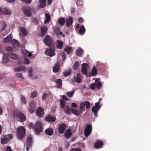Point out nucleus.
I'll return each instance as SVG.
<instances>
[{
  "label": "nucleus",
  "mask_w": 151,
  "mask_h": 151,
  "mask_svg": "<svg viewBox=\"0 0 151 151\" xmlns=\"http://www.w3.org/2000/svg\"><path fill=\"white\" fill-rule=\"evenodd\" d=\"M60 105L61 109L63 110L64 112L67 114H69L72 113L76 115V110L70 108L68 105L65 106V102L62 100L60 101Z\"/></svg>",
  "instance_id": "obj_1"
},
{
  "label": "nucleus",
  "mask_w": 151,
  "mask_h": 151,
  "mask_svg": "<svg viewBox=\"0 0 151 151\" xmlns=\"http://www.w3.org/2000/svg\"><path fill=\"white\" fill-rule=\"evenodd\" d=\"M17 136L20 139H22L24 137L25 134V130L23 127H20L17 129Z\"/></svg>",
  "instance_id": "obj_2"
},
{
  "label": "nucleus",
  "mask_w": 151,
  "mask_h": 151,
  "mask_svg": "<svg viewBox=\"0 0 151 151\" xmlns=\"http://www.w3.org/2000/svg\"><path fill=\"white\" fill-rule=\"evenodd\" d=\"M101 105H98L97 103H95V105L92 107L91 111L94 113V116L96 117L98 116V113L101 108Z\"/></svg>",
  "instance_id": "obj_3"
},
{
  "label": "nucleus",
  "mask_w": 151,
  "mask_h": 151,
  "mask_svg": "<svg viewBox=\"0 0 151 151\" xmlns=\"http://www.w3.org/2000/svg\"><path fill=\"white\" fill-rule=\"evenodd\" d=\"M32 9L30 7H24L23 8V13L27 17H30L32 15L31 12Z\"/></svg>",
  "instance_id": "obj_4"
},
{
  "label": "nucleus",
  "mask_w": 151,
  "mask_h": 151,
  "mask_svg": "<svg viewBox=\"0 0 151 151\" xmlns=\"http://www.w3.org/2000/svg\"><path fill=\"white\" fill-rule=\"evenodd\" d=\"M92 130V126L90 124H87L85 129L84 134L86 137H87L91 134Z\"/></svg>",
  "instance_id": "obj_5"
},
{
  "label": "nucleus",
  "mask_w": 151,
  "mask_h": 151,
  "mask_svg": "<svg viewBox=\"0 0 151 151\" xmlns=\"http://www.w3.org/2000/svg\"><path fill=\"white\" fill-rule=\"evenodd\" d=\"M34 130L37 133H39L42 131V127L41 123L37 122L35 125Z\"/></svg>",
  "instance_id": "obj_6"
},
{
  "label": "nucleus",
  "mask_w": 151,
  "mask_h": 151,
  "mask_svg": "<svg viewBox=\"0 0 151 151\" xmlns=\"http://www.w3.org/2000/svg\"><path fill=\"white\" fill-rule=\"evenodd\" d=\"M79 106L81 109H83L85 111V106H86V109H88L90 107V103L88 101L82 102L80 103Z\"/></svg>",
  "instance_id": "obj_7"
},
{
  "label": "nucleus",
  "mask_w": 151,
  "mask_h": 151,
  "mask_svg": "<svg viewBox=\"0 0 151 151\" xmlns=\"http://www.w3.org/2000/svg\"><path fill=\"white\" fill-rule=\"evenodd\" d=\"M45 54L50 57H52L55 55V53L53 49L50 48H46V50L45 52Z\"/></svg>",
  "instance_id": "obj_8"
},
{
  "label": "nucleus",
  "mask_w": 151,
  "mask_h": 151,
  "mask_svg": "<svg viewBox=\"0 0 151 151\" xmlns=\"http://www.w3.org/2000/svg\"><path fill=\"white\" fill-rule=\"evenodd\" d=\"M79 28L78 31V34L80 35H83L85 32L86 29L83 24L81 26L79 24H77L76 25V29Z\"/></svg>",
  "instance_id": "obj_9"
},
{
  "label": "nucleus",
  "mask_w": 151,
  "mask_h": 151,
  "mask_svg": "<svg viewBox=\"0 0 151 151\" xmlns=\"http://www.w3.org/2000/svg\"><path fill=\"white\" fill-rule=\"evenodd\" d=\"M43 42L46 45L49 46L52 44V38L50 36L47 35L43 40Z\"/></svg>",
  "instance_id": "obj_10"
},
{
  "label": "nucleus",
  "mask_w": 151,
  "mask_h": 151,
  "mask_svg": "<svg viewBox=\"0 0 151 151\" xmlns=\"http://www.w3.org/2000/svg\"><path fill=\"white\" fill-rule=\"evenodd\" d=\"M18 117L19 119L21 122H23L26 120V118L25 115L22 113L19 112L17 114Z\"/></svg>",
  "instance_id": "obj_11"
},
{
  "label": "nucleus",
  "mask_w": 151,
  "mask_h": 151,
  "mask_svg": "<svg viewBox=\"0 0 151 151\" xmlns=\"http://www.w3.org/2000/svg\"><path fill=\"white\" fill-rule=\"evenodd\" d=\"M104 145L103 142L101 140H97L96 141L94 145L95 148L98 149Z\"/></svg>",
  "instance_id": "obj_12"
},
{
  "label": "nucleus",
  "mask_w": 151,
  "mask_h": 151,
  "mask_svg": "<svg viewBox=\"0 0 151 151\" xmlns=\"http://www.w3.org/2000/svg\"><path fill=\"white\" fill-rule=\"evenodd\" d=\"M66 128V125L64 124H61L58 127V132L60 134H63Z\"/></svg>",
  "instance_id": "obj_13"
},
{
  "label": "nucleus",
  "mask_w": 151,
  "mask_h": 151,
  "mask_svg": "<svg viewBox=\"0 0 151 151\" xmlns=\"http://www.w3.org/2000/svg\"><path fill=\"white\" fill-rule=\"evenodd\" d=\"M36 113L38 116L42 117L44 114L43 109L41 108H38L36 110Z\"/></svg>",
  "instance_id": "obj_14"
},
{
  "label": "nucleus",
  "mask_w": 151,
  "mask_h": 151,
  "mask_svg": "<svg viewBox=\"0 0 151 151\" xmlns=\"http://www.w3.org/2000/svg\"><path fill=\"white\" fill-rule=\"evenodd\" d=\"M35 104L34 102H31L30 104L29 111L31 113H32L35 111Z\"/></svg>",
  "instance_id": "obj_15"
},
{
  "label": "nucleus",
  "mask_w": 151,
  "mask_h": 151,
  "mask_svg": "<svg viewBox=\"0 0 151 151\" xmlns=\"http://www.w3.org/2000/svg\"><path fill=\"white\" fill-rule=\"evenodd\" d=\"M45 120L49 122H54L56 120V118L55 117L50 115L46 117L45 118Z\"/></svg>",
  "instance_id": "obj_16"
},
{
  "label": "nucleus",
  "mask_w": 151,
  "mask_h": 151,
  "mask_svg": "<svg viewBox=\"0 0 151 151\" xmlns=\"http://www.w3.org/2000/svg\"><path fill=\"white\" fill-rule=\"evenodd\" d=\"M84 53V50L81 48H78L76 50V55L79 57H82Z\"/></svg>",
  "instance_id": "obj_17"
},
{
  "label": "nucleus",
  "mask_w": 151,
  "mask_h": 151,
  "mask_svg": "<svg viewBox=\"0 0 151 151\" xmlns=\"http://www.w3.org/2000/svg\"><path fill=\"white\" fill-rule=\"evenodd\" d=\"M12 35L10 34L4 38V42L7 43L12 41Z\"/></svg>",
  "instance_id": "obj_18"
},
{
  "label": "nucleus",
  "mask_w": 151,
  "mask_h": 151,
  "mask_svg": "<svg viewBox=\"0 0 151 151\" xmlns=\"http://www.w3.org/2000/svg\"><path fill=\"white\" fill-rule=\"evenodd\" d=\"M72 22L73 19L72 17H70L66 19L65 25L68 27L72 24Z\"/></svg>",
  "instance_id": "obj_19"
},
{
  "label": "nucleus",
  "mask_w": 151,
  "mask_h": 151,
  "mask_svg": "<svg viewBox=\"0 0 151 151\" xmlns=\"http://www.w3.org/2000/svg\"><path fill=\"white\" fill-rule=\"evenodd\" d=\"M7 55L10 58L12 59L16 60L18 58L17 56L15 54L13 53H9L7 54Z\"/></svg>",
  "instance_id": "obj_20"
},
{
  "label": "nucleus",
  "mask_w": 151,
  "mask_h": 151,
  "mask_svg": "<svg viewBox=\"0 0 151 151\" xmlns=\"http://www.w3.org/2000/svg\"><path fill=\"white\" fill-rule=\"evenodd\" d=\"M59 63L57 62L56 64L54 66L53 68V71L55 73H57L59 70L60 65Z\"/></svg>",
  "instance_id": "obj_21"
},
{
  "label": "nucleus",
  "mask_w": 151,
  "mask_h": 151,
  "mask_svg": "<svg viewBox=\"0 0 151 151\" xmlns=\"http://www.w3.org/2000/svg\"><path fill=\"white\" fill-rule=\"evenodd\" d=\"M72 135L70 130L69 129H68L64 133V136L66 138H68L70 137Z\"/></svg>",
  "instance_id": "obj_22"
},
{
  "label": "nucleus",
  "mask_w": 151,
  "mask_h": 151,
  "mask_svg": "<svg viewBox=\"0 0 151 151\" xmlns=\"http://www.w3.org/2000/svg\"><path fill=\"white\" fill-rule=\"evenodd\" d=\"M26 70V68L24 66H22L21 67L16 68L14 69L15 72H20L21 71H23Z\"/></svg>",
  "instance_id": "obj_23"
},
{
  "label": "nucleus",
  "mask_w": 151,
  "mask_h": 151,
  "mask_svg": "<svg viewBox=\"0 0 151 151\" xmlns=\"http://www.w3.org/2000/svg\"><path fill=\"white\" fill-rule=\"evenodd\" d=\"M32 144V137L30 136H28L27 140V146L31 147Z\"/></svg>",
  "instance_id": "obj_24"
},
{
  "label": "nucleus",
  "mask_w": 151,
  "mask_h": 151,
  "mask_svg": "<svg viewBox=\"0 0 151 151\" xmlns=\"http://www.w3.org/2000/svg\"><path fill=\"white\" fill-rule=\"evenodd\" d=\"M57 43L56 45L57 48L59 49L62 48L63 44V42L58 40H57Z\"/></svg>",
  "instance_id": "obj_25"
},
{
  "label": "nucleus",
  "mask_w": 151,
  "mask_h": 151,
  "mask_svg": "<svg viewBox=\"0 0 151 151\" xmlns=\"http://www.w3.org/2000/svg\"><path fill=\"white\" fill-rule=\"evenodd\" d=\"M45 134L50 136L52 135L53 133V130L51 128H48L46 129L45 130Z\"/></svg>",
  "instance_id": "obj_26"
},
{
  "label": "nucleus",
  "mask_w": 151,
  "mask_h": 151,
  "mask_svg": "<svg viewBox=\"0 0 151 151\" xmlns=\"http://www.w3.org/2000/svg\"><path fill=\"white\" fill-rule=\"evenodd\" d=\"M42 36H44L47 30V27L46 26H43L42 27L41 29Z\"/></svg>",
  "instance_id": "obj_27"
},
{
  "label": "nucleus",
  "mask_w": 151,
  "mask_h": 151,
  "mask_svg": "<svg viewBox=\"0 0 151 151\" xmlns=\"http://www.w3.org/2000/svg\"><path fill=\"white\" fill-rule=\"evenodd\" d=\"M55 82L57 84V87L59 88H61L62 86V80L60 79H58L55 81Z\"/></svg>",
  "instance_id": "obj_28"
},
{
  "label": "nucleus",
  "mask_w": 151,
  "mask_h": 151,
  "mask_svg": "<svg viewBox=\"0 0 151 151\" xmlns=\"http://www.w3.org/2000/svg\"><path fill=\"white\" fill-rule=\"evenodd\" d=\"M40 2L39 6L41 8L45 7L46 5L47 0H39Z\"/></svg>",
  "instance_id": "obj_29"
},
{
  "label": "nucleus",
  "mask_w": 151,
  "mask_h": 151,
  "mask_svg": "<svg viewBox=\"0 0 151 151\" xmlns=\"http://www.w3.org/2000/svg\"><path fill=\"white\" fill-rule=\"evenodd\" d=\"M7 55L6 54H4L2 58V61L3 63H6L9 61V58Z\"/></svg>",
  "instance_id": "obj_30"
},
{
  "label": "nucleus",
  "mask_w": 151,
  "mask_h": 151,
  "mask_svg": "<svg viewBox=\"0 0 151 151\" xmlns=\"http://www.w3.org/2000/svg\"><path fill=\"white\" fill-rule=\"evenodd\" d=\"M97 71L96 69V67L94 66L92 68L91 72V74L93 76H95L97 74Z\"/></svg>",
  "instance_id": "obj_31"
},
{
  "label": "nucleus",
  "mask_w": 151,
  "mask_h": 151,
  "mask_svg": "<svg viewBox=\"0 0 151 151\" xmlns=\"http://www.w3.org/2000/svg\"><path fill=\"white\" fill-rule=\"evenodd\" d=\"M76 76V82L78 83H80L81 81V75L80 74H77Z\"/></svg>",
  "instance_id": "obj_32"
},
{
  "label": "nucleus",
  "mask_w": 151,
  "mask_h": 151,
  "mask_svg": "<svg viewBox=\"0 0 151 151\" xmlns=\"http://www.w3.org/2000/svg\"><path fill=\"white\" fill-rule=\"evenodd\" d=\"M76 4L78 7H80V8H83V1L81 0H78L76 1Z\"/></svg>",
  "instance_id": "obj_33"
},
{
  "label": "nucleus",
  "mask_w": 151,
  "mask_h": 151,
  "mask_svg": "<svg viewBox=\"0 0 151 151\" xmlns=\"http://www.w3.org/2000/svg\"><path fill=\"white\" fill-rule=\"evenodd\" d=\"M71 69H69L68 70L65 71L63 73V76L64 77H67L71 73Z\"/></svg>",
  "instance_id": "obj_34"
},
{
  "label": "nucleus",
  "mask_w": 151,
  "mask_h": 151,
  "mask_svg": "<svg viewBox=\"0 0 151 151\" xmlns=\"http://www.w3.org/2000/svg\"><path fill=\"white\" fill-rule=\"evenodd\" d=\"M12 44L13 46L16 48H18L19 46V44L17 41L15 40H14L12 41Z\"/></svg>",
  "instance_id": "obj_35"
},
{
  "label": "nucleus",
  "mask_w": 151,
  "mask_h": 151,
  "mask_svg": "<svg viewBox=\"0 0 151 151\" xmlns=\"http://www.w3.org/2000/svg\"><path fill=\"white\" fill-rule=\"evenodd\" d=\"M75 92V90H73L71 92H68L66 93V94L68 97H72L73 95Z\"/></svg>",
  "instance_id": "obj_36"
},
{
  "label": "nucleus",
  "mask_w": 151,
  "mask_h": 151,
  "mask_svg": "<svg viewBox=\"0 0 151 151\" xmlns=\"http://www.w3.org/2000/svg\"><path fill=\"white\" fill-rule=\"evenodd\" d=\"M65 20L63 18H60L58 20V23L60 25H63L65 23Z\"/></svg>",
  "instance_id": "obj_37"
},
{
  "label": "nucleus",
  "mask_w": 151,
  "mask_h": 151,
  "mask_svg": "<svg viewBox=\"0 0 151 151\" xmlns=\"http://www.w3.org/2000/svg\"><path fill=\"white\" fill-rule=\"evenodd\" d=\"M20 31L23 35L24 36H26L27 35L26 32V29L24 27H21L20 29Z\"/></svg>",
  "instance_id": "obj_38"
},
{
  "label": "nucleus",
  "mask_w": 151,
  "mask_h": 151,
  "mask_svg": "<svg viewBox=\"0 0 151 151\" xmlns=\"http://www.w3.org/2000/svg\"><path fill=\"white\" fill-rule=\"evenodd\" d=\"M45 16L46 17V18L45 20L44 21V23H46L48 22H49V21L50 20V16L47 13H46L45 14Z\"/></svg>",
  "instance_id": "obj_39"
},
{
  "label": "nucleus",
  "mask_w": 151,
  "mask_h": 151,
  "mask_svg": "<svg viewBox=\"0 0 151 151\" xmlns=\"http://www.w3.org/2000/svg\"><path fill=\"white\" fill-rule=\"evenodd\" d=\"M72 50L71 47H67L64 49V51L68 54H69Z\"/></svg>",
  "instance_id": "obj_40"
},
{
  "label": "nucleus",
  "mask_w": 151,
  "mask_h": 151,
  "mask_svg": "<svg viewBox=\"0 0 151 151\" xmlns=\"http://www.w3.org/2000/svg\"><path fill=\"white\" fill-rule=\"evenodd\" d=\"M65 54L64 52H61L59 55V56L61 58L63 61H64L66 58Z\"/></svg>",
  "instance_id": "obj_41"
},
{
  "label": "nucleus",
  "mask_w": 151,
  "mask_h": 151,
  "mask_svg": "<svg viewBox=\"0 0 151 151\" xmlns=\"http://www.w3.org/2000/svg\"><path fill=\"white\" fill-rule=\"evenodd\" d=\"M3 137L9 141L10 139H12L13 137V136L8 134L4 136Z\"/></svg>",
  "instance_id": "obj_42"
},
{
  "label": "nucleus",
  "mask_w": 151,
  "mask_h": 151,
  "mask_svg": "<svg viewBox=\"0 0 151 151\" xmlns=\"http://www.w3.org/2000/svg\"><path fill=\"white\" fill-rule=\"evenodd\" d=\"M85 111L83 109H81L80 108V109L79 110H76V116L79 115L80 114H82L83 113V112L84 111Z\"/></svg>",
  "instance_id": "obj_43"
},
{
  "label": "nucleus",
  "mask_w": 151,
  "mask_h": 151,
  "mask_svg": "<svg viewBox=\"0 0 151 151\" xmlns=\"http://www.w3.org/2000/svg\"><path fill=\"white\" fill-rule=\"evenodd\" d=\"M60 100H62L63 101H69L70 99L69 98H68L65 95H63L62 96V99H60L59 101Z\"/></svg>",
  "instance_id": "obj_44"
},
{
  "label": "nucleus",
  "mask_w": 151,
  "mask_h": 151,
  "mask_svg": "<svg viewBox=\"0 0 151 151\" xmlns=\"http://www.w3.org/2000/svg\"><path fill=\"white\" fill-rule=\"evenodd\" d=\"M28 72L29 76L30 77H32L33 76L32 74V68H29L28 69Z\"/></svg>",
  "instance_id": "obj_45"
},
{
  "label": "nucleus",
  "mask_w": 151,
  "mask_h": 151,
  "mask_svg": "<svg viewBox=\"0 0 151 151\" xmlns=\"http://www.w3.org/2000/svg\"><path fill=\"white\" fill-rule=\"evenodd\" d=\"M37 95V93L36 91H34L31 93V97L32 98H34Z\"/></svg>",
  "instance_id": "obj_46"
},
{
  "label": "nucleus",
  "mask_w": 151,
  "mask_h": 151,
  "mask_svg": "<svg viewBox=\"0 0 151 151\" xmlns=\"http://www.w3.org/2000/svg\"><path fill=\"white\" fill-rule=\"evenodd\" d=\"M8 142L7 139L3 137L1 140V142L2 144H4L7 143Z\"/></svg>",
  "instance_id": "obj_47"
},
{
  "label": "nucleus",
  "mask_w": 151,
  "mask_h": 151,
  "mask_svg": "<svg viewBox=\"0 0 151 151\" xmlns=\"http://www.w3.org/2000/svg\"><path fill=\"white\" fill-rule=\"evenodd\" d=\"M3 13L5 15H9L10 14V12L7 9H4L3 10Z\"/></svg>",
  "instance_id": "obj_48"
},
{
  "label": "nucleus",
  "mask_w": 151,
  "mask_h": 151,
  "mask_svg": "<svg viewBox=\"0 0 151 151\" xmlns=\"http://www.w3.org/2000/svg\"><path fill=\"white\" fill-rule=\"evenodd\" d=\"M21 99L22 103L23 104H25L26 103V100L24 96L22 95L21 96Z\"/></svg>",
  "instance_id": "obj_49"
},
{
  "label": "nucleus",
  "mask_w": 151,
  "mask_h": 151,
  "mask_svg": "<svg viewBox=\"0 0 151 151\" xmlns=\"http://www.w3.org/2000/svg\"><path fill=\"white\" fill-rule=\"evenodd\" d=\"M96 87L99 89L101 88L102 86V84L101 82H98L96 83Z\"/></svg>",
  "instance_id": "obj_50"
},
{
  "label": "nucleus",
  "mask_w": 151,
  "mask_h": 151,
  "mask_svg": "<svg viewBox=\"0 0 151 151\" xmlns=\"http://www.w3.org/2000/svg\"><path fill=\"white\" fill-rule=\"evenodd\" d=\"M86 69L81 68V72L84 75H86L88 73Z\"/></svg>",
  "instance_id": "obj_51"
},
{
  "label": "nucleus",
  "mask_w": 151,
  "mask_h": 151,
  "mask_svg": "<svg viewBox=\"0 0 151 151\" xmlns=\"http://www.w3.org/2000/svg\"><path fill=\"white\" fill-rule=\"evenodd\" d=\"M15 76L17 78H21L22 79H24V78L22 77V75L21 73H16L15 74Z\"/></svg>",
  "instance_id": "obj_52"
},
{
  "label": "nucleus",
  "mask_w": 151,
  "mask_h": 151,
  "mask_svg": "<svg viewBox=\"0 0 151 151\" xmlns=\"http://www.w3.org/2000/svg\"><path fill=\"white\" fill-rule=\"evenodd\" d=\"M82 68H84V69H87V68L88 67V64L86 63H83L82 65Z\"/></svg>",
  "instance_id": "obj_53"
},
{
  "label": "nucleus",
  "mask_w": 151,
  "mask_h": 151,
  "mask_svg": "<svg viewBox=\"0 0 151 151\" xmlns=\"http://www.w3.org/2000/svg\"><path fill=\"white\" fill-rule=\"evenodd\" d=\"M28 126L30 129H34L35 128V125L32 123H30L28 124Z\"/></svg>",
  "instance_id": "obj_54"
},
{
  "label": "nucleus",
  "mask_w": 151,
  "mask_h": 151,
  "mask_svg": "<svg viewBox=\"0 0 151 151\" xmlns=\"http://www.w3.org/2000/svg\"><path fill=\"white\" fill-rule=\"evenodd\" d=\"M96 87V85L95 83H93L90 85V88L91 89H94Z\"/></svg>",
  "instance_id": "obj_55"
},
{
  "label": "nucleus",
  "mask_w": 151,
  "mask_h": 151,
  "mask_svg": "<svg viewBox=\"0 0 151 151\" xmlns=\"http://www.w3.org/2000/svg\"><path fill=\"white\" fill-rule=\"evenodd\" d=\"M22 2L25 3L27 4H30L31 2V0H20Z\"/></svg>",
  "instance_id": "obj_56"
},
{
  "label": "nucleus",
  "mask_w": 151,
  "mask_h": 151,
  "mask_svg": "<svg viewBox=\"0 0 151 151\" xmlns=\"http://www.w3.org/2000/svg\"><path fill=\"white\" fill-rule=\"evenodd\" d=\"M47 94L45 93H43L42 96V99L43 100H45L46 97L47 96Z\"/></svg>",
  "instance_id": "obj_57"
},
{
  "label": "nucleus",
  "mask_w": 151,
  "mask_h": 151,
  "mask_svg": "<svg viewBox=\"0 0 151 151\" xmlns=\"http://www.w3.org/2000/svg\"><path fill=\"white\" fill-rule=\"evenodd\" d=\"M78 22L80 23H82L84 22V20L82 18L80 17L78 18Z\"/></svg>",
  "instance_id": "obj_58"
},
{
  "label": "nucleus",
  "mask_w": 151,
  "mask_h": 151,
  "mask_svg": "<svg viewBox=\"0 0 151 151\" xmlns=\"http://www.w3.org/2000/svg\"><path fill=\"white\" fill-rule=\"evenodd\" d=\"M26 54L27 56H28L30 58H32L31 57L32 54L31 53H30L27 50H26Z\"/></svg>",
  "instance_id": "obj_59"
},
{
  "label": "nucleus",
  "mask_w": 151,
  "mask_h": 151,
  "mask_svg": "<svg viewBox=\"0 0 151 151\" xmlns=\"http://www.w3.org/2000/svg\"><path fill=\"white\" fill-rule=\"evenodd\" d=\"M6 49L7 51L9 52L12 50V48L11 47L7 46L6 47Z\"/></svg>",
  "instance_id": "obj_60"
},
{
  "label": "nucleus",
  "mask_w": 151,
  "mask_h": 151,
  "mask_svg": "<svg viewBox=\"0 0 151 151\" xmlns=\"http://www.w3.org/2000/svg\"><path fill=\"white\" fill-rule=\"evenodd\" d=\"M24 61L25 63L26 64H29V60L27 58H24Z\"/></svg>",
  "instance_id": "obj_61"
},
{
  "label": "nucleus",
  "mask_w": 151,
  "mask_h": 151,
  "mask_svg": "<svg viewBox=\"0 0 151 151\" xmlns=\"http://www.w3.org/2000/svg\"><path fill=\"white\" fill-rule=\"evenodd\" d=\"M2 24L3 25V28L2 30H3V29H4L6 27V24L4 22H2Z\"/></svg>",
  "instance_id": "obj_62"
},
{
  "label": "nucleus",
  "mask_w": 151,
  "mask_h": 151,
  "mask_svg": "<svg viewBox=\"0 0 151 151\" xmlns=\"http://www.w3.org/2000/svg\"><path fill=\"white\" fill-rule=\"evenodd\" d=\"M71 108H76V103H73L71 105Z\"/></svg>",
  "instance_id": "obj_63"
},
{
  "label": "nucleus",
  "mask_w": 151,
  "mask_h": 151,
  "mask_svg": "<svg viewBox=\"0 0 151 151\" xmlns=\"http://www.w3.org/2000/svg\"><path fill=\"white\" fill-rule=\"evenodd\" d=\"M5 151H12V150L10 147L9 146L7 147Z\"/></svg>",
  "instance_id": "obj_64"
}]
</instances>
